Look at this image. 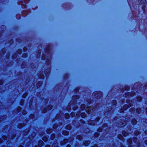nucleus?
Returning <instances> with one entry per match:
<instances>
[{"label":"nucleus","mask_w":147,"mask_h":147,"mask_svg":"<svg viewBox=\"0 0 147 147\" xmlns=\"http://www.w3.org/2000/svg\"><path fill=\"white\" fill-rule=\"evenodd\" d=\"M42 140H44V141L45 142H46L48 140V138H47V137H46V136H45V137H44L43 138H42Z\"/></svg>","instance_id":"obj_27"},{"label":"nucleus","mask_w":147,"mask_h":147,"mask_svg":"<svg viewBox=\"0 0 147 147\" xmlns=\"http://www.w3.org/2000/svg\"><path fill=\"white\" fill-rule=\"evenodd\" d=\"M17 52L19 54H20L22 52V50L21 49H19L18 51Z\"/></svg>","instance_id":"obj_48"},{"label":"nucleus","mask_w":147,"mask_h":147,"mask_svg":"<svg viewBox=\"0 0 147 147\" xmlns=\"http://www.w3.org/2000/svg\"><path fill=\"white\" fill-rule=\"evenodd\" d=\"M107 108V111L105 113V115H107L108 116H109L108 114H110L111 113H113V110H112L111 108Z\"/></svg>","instance_id":"obj_8"},{"label":"nucleus","mask_w":147,"mask_h":147,"mask_svg":"<svg viewBox=\"0 0 147 147\" xmlns=\"http://www.w3.org/2000/svg\"><path fill=\"white\" fill-rule=\"evenodd\" d=\"M23 57H27V54L26 53H25L23 54L22 56Z\"/></svg>","instance_id":"obj_57"},{"label":"nucleus","mask_w":147,"mask_h":147,"mask_svg":"<svg viewBox=\"0 0 147 147\" xmlns=\"http://www.w3.org/2000/svg\"><path fill=\"white\" fill-rule=\"evenodd\" d=\"M80 121L81 123H85V122L84 121H83V120H80Z\"/></svg>","instance_id":"obj_61"},{"label":"nucleus","mask_w":147,"mask_h":147,"mask_svg":"<svg viewBox=\"0 0 147 147\" xmlns=\"http://www.w3.org/2000/svg\"><path fill=\"white\" fill-rule=\"evenodd\" d=\"M135 94V92H132L131 93L129 92L127 93L125 95V96L126 97H129L130 96H132Z\"/></svg>","instance_id":"obj_9"},{"label":"nucleus","mask_w":147,"mask_h":147,"mask_svg":"<svg viewBox=\"0 0 147 147\" xmlns=\"http://www.w3.org/2000/svg\"><path fill=\"white\" fill-rule=\"evenodd\" d=\"M46 52L47 53H48L49 54V55L51 56V55L50 54V46L49 45L47 47L46 50Z\"/></svg>","instance_id":"obj_11"},{"label":"nucleus","mask_w":147,"mask_h":147,"mask_svg":"<svg viewBox=\"0 0 147 147\" xmlns=\"http://www.w3.org/2000/svg\"><path fill=\"white\" fill-rule=\"evenodd\" d=\"M131 122L133 125H135L136 124L137 121L135 119H133L132 120Z\"/></svg>","instance_id":"obj_26"},{"label":"nucleus","mask_w":147,"mask_h":147,"mask_svg":"<svg viewBox=\"0 0 147 147\" xmlns=\"http://www.w3.org/2000/svg\"><path fill=\"white\" fill-rule=\"evenodd\" d=\"M90 143V142L89 141H86L84 143V145L85 146H87Z\"/></svg>","instance_id":"obj_32"},{"label":"nucleus","mask_w":147,"mask_h":147,"mask_svg":"<svg viewBox=\"0 0 147 147\" xmlns=\"http://www.w3.org/2000/svg\"><path fill=\"white\" fill-rule=\"evenodd\" d=\"M21 110V107H18L17 108V111L19 112Z\"/></svg>","instance_id":"obj_43"},{"label":"nucleus","mask_w":147,"mask_h":147,"mask_svg":"<svg viewBox=\"0 0 147 147\" xmlns=\"http://www.w3.org/2000/svg\"><path fill=\"white\" fill-rule=\"evenodd\" d=\"M25 125V124L24 123L23 124H22L21 123L19 124L18 125V127L19 128H21L23 126H24Z\"/></svg>","instance_id":"obj_18"},{"label":"nucleus","mask_w":147,"mask_h":147,"mask_svg":"<svg viewBox=\"0 0 147 147\" xmlns=\"http://www.w3.org/2000/svg\"><path fill=\"white\" fill-rule=\"evenodd\" d=\"M3 83V81L2 80H0V85H1Z\"/></svg>","instance_id":"obj_64"},{"label":"nucleus","mask_w":147,"mask_h":147,"mask_svg":"<svg viewBox=\"0 0 147 147\" xmlns=\"http://www.w3.org/2000/svg\"><path fill=\"white\" fill-rule=\"evenodd\" d=\"M41 84L42 82H38L36 84V86L38 88L41 86Z\"/></svg>","instance_id":"obj_17"},{"label":"nucleus","mask_w":147,"mask_h":147,"mask_svg":"<svg viewBox=\"0 0 147 147\" xmlns=\"http://www.w3.org/2000/svg\"><path fill=\"white\" fill-rule=\"evenodd\" d=\"M42 71L40 72L39 74V77L41 79H43L44 78V76L43 74Z\"/></svg>","instance_id":"obj_14"},{"label":"nucleus","mask_w":147,"mask_h":147,"mask_svg":"<svg viewBox=\"0 0 147 147\" xmlns=\"http://www.w3.org/2000/svg\"><path fill=\"white\" fill-rule=\"evenodd\" d=\"M79 98V96L77 95L73 96L72 97V100L68 104V106L67 107V109L68 110L71 109V105L73 106V110H75L78 108V107L76 105V99H78Z\"/></svg>","instance_id":"obj_1"},{"label":"nucleus","mask_w":147,"mask_h":147,"mask_svg":"<svg viewBox=\"0 0 147 147\" xmlns=\"http://www.w3.org/2000/svg\"><path fill=\"white\" fill-rule=\"evenodd\" d=\"M127 142L129 144H131V142H132V140H131V139H128V140H127Z\"/></svg>","instance_id":"obj_42"},{"label":"nucleus","mask_w":147,"mask_h":147,"mask_svg":"<svg viewBox=\"0 0 147 147\" xmlns=\"http://www.w3.org/2000/svg\"><path fill=\"white\" fill-rule=\"evenodd\" d=\"M53 147H58L57 144V143H54L53 144Z\"/></svg>","instance_id":"obj_35"},{"label":"nucleus","mask_w":147,"mask_h":147,"mask_svg":"<svg viewBox=\"0 0 147 147\" xmlns=\"http://www.w3.org/2000/svg\"><path fill=\"white\" fill-rule=\"evenodd\" d=\"M71 128V125H68L66 126V129H67L70 130Z\"/></svg>","instance_id":"obj_31"},{"label":"nucleus","mask_w":147,"mask_h":147,"mask_svg":"<svg viewBox=\"0 0 147 147\" xmlns=\"http://www.w3.org/2000/svg\"><path fill=\"white\" fill-rule=\"evenodd\" d=\"M98 105L99 104H98L96 107L94 108L87 106L86 109V112L88 114H92V113L94 112V111H95L96 109H98L99 108V107L98 106Z\"/></svg>","instance_id":"obj_2"},{"label":"nucleus","mask_w":147,"mask_h":147,"mask_svg":"<svg viewBox=\"0 0 147 147\" xmlns=\"http://www.w3.org/2000/svg\"><path fill=\"white\" fill-rule=\"evenodd\" d=\"M117 102L115 100H113L112 101V104L113 105H115L116 104Z\"/></svg>","instance_id":"obj_44"},{"label":"nucleus","mask_w":147,"mask_h":147,"mask_svg":"<svg viewBox=\"0 0 147 147\" xmlns=\"http://www.w3.org/2000/svg\"><path fill=\"white\" fill-rule=\"evenodd\" d=\"M80 112H78V113L76 114V117H77V118H78V117H80Z\"/></svg>","instance_id":"obj_53"},{"label":"nucleus","mask_w":147,"mask_h":147,"mask_svg":"<svg viewBox=\"0 0 147 147\" xmlns=\"http://www.w3.org/2000/svg\"><path fill=\"white\" fill-rule=\"evenodd\" d=\"M77 138L79 140H82V136H80V135H78L77 136Z\"/></svg>","instance_id":"obj_34"},{"label":"nucleus","mask_w":147,"mask_h":147,"mask_svg":"<svg viewBox=\"0 0 147 147\" xmlns=\"http://www.w3.org/2000/svg\"><path fill=\"white\" fill-rule=\"evenodd\" d=\"M137 138L136 137H134L133 138V141L134 142L136 143V141L137 140Z\"/></svg>","instance_id":"obj_54"},{"label":"nucleus","mask_w":147,"mask_h":147,"mask_svg":"<svg viewBox=\"0 0 147 147\" xmlns=\"http://www.w3.org/2000/svg\"><path fill=\"white\" fill-rule=\"evenodd\" d=\"M51 59V57L50 56V58H48L47 59V61L46 62V63L47 65L49 64L50 62V59Z\"/></svg>","instance_id":"obj_20"},{"label":"nucleus","mask_w":147,"mask_h":147,"mask_svg":"<svg viewBox=\"0 0 147 147\" xmlns=\"http://www.w3.org/2000/svg\"><path fill=\"white\" fill-rule=\"evenodd\" d=\"M81 116L82 117L84 118L86 117L85 113H82L81 114Z\"/></svg>","instance_id":"obj_33"},{"label":"nucleus","mask_w":147,"mask_h":147,"mask_svg":"<svg viewBox=\"0 0 147 147\" xmlns=\"http://www.w3.org/2000/svg\"><path fill=\"white\" fill-rule=\"evenodd\" d=\"M52 131V130L51 129H48L47 130V133L48 134H50Z\"/></svg>","instance_id":"obj_30"},{"label":"nucleus","mask_w":147,"mask_h":147,"mask_svg":"<svg viewBox=\"0 0 147 147\" xmlns=\"http://www.w3.org/2000/svg\"><path fill=\"white\" fill-rule=\"evenodd\" d=\"M100 119V117H97L96 119L95 120L92 121L90 120L88 121V123L89 125H93L95 124V121H98Z\"/></svg>","instance_id":"obj_5"},{"label":"nucleus","mask_w":147,"mask_h":147,"mask_svg":"<svg viewBox=\"0 0 147 147\" xmlns=\"http://www.w3.org/2000/svg\"><path fill=\"white\" fill-rule=\"evenodd\" d=\"M98 133H95L94 134V136L95 137H97L98 136Z\"/></svg>","instance_id":"obj_55"},{"label":"nucleus","mask_w":147,"mask_h":147,"mask_svg":"<svg viewBox=\"0 0 147 147\" xmlns=\"http://www.w3.org/2000/svg\"><path fill=\"white\" fill-rule=\"evenodd\" d=\"M27 50V48L25 47L23 48V50L24 52H26Z\"/></svg>","instance_id":"obj_63"},{"label":"nucleus","mask_w":147,"mask_h":147,"mask_svg":"<svg viewBox=\"0 0 147 147\" xmlns=\"http://www.w3.org/2000/svg\"><path fill=\"white\" fill-rule=\"evenodd\" d=\"M30 117L31 119H33L34 117V115L33 114H31L30 116Z\"/></svg>","instance_id":"obj_46"},{"label":"nucleus","mask_w":147,"mask_h":147,"mask_svg":"<svg viewBox=\"0 0 147 147\" xmlns=\"http://www.w3.org/2000/svg\"><path fill=\"white\" fill-rule=\"evenodd\" d=\"M47 111V109L46 108L42 110V112L43 113H45Z\"/></svg>","instance_id":"obj_52"},{"label":"nucleus","mask_w":147,"mask_h":147,"mask_svg":"<svg viewBox=\"0 0 147 147\" xmlns=\"http://www.w3.org/2000/svg\"><path fill=\"white\" fill-rule=\"evenodd\" d=\"M128 106L127 105H125L123 107V108H121L120 110V113H123L124 110H126L128 107Z\"/></svg>","instance_id":"obj_10"},{"label":"nucleus","mask_w":147,"mask_h":147,"mask_svg":"<svg viewBox=\"0 0 147 147\" xmlns=\"http://www.w3.org/2000/svg\"><path fill=\"white\" fill-rule=\"evenodd\" d=\"M130 112L132 113H134L135 112V109L134 108H132L130 109Z\"/></svg>","instance_id":"obj_24"},{"label":"nucleus","mask_w":147,"mask_h":147,"mask_svg":"<svg viewBox=\"0 0 147 147\" xmlns=\"http://www.w3.org/2000/svg\"><path fill=\"white\" fill-rule=\"evenodd\" d=\"M86 106L84 104H82L81 105V109L82 110H84L85 109Z\"/></svg>","instance_id":"obj_21"},{"label":"nucleus","mask_w":147,"mask_h":147,"mask_svg":"<svg viewBox=\"0 0 147 147\" xmlns=\"http://www.w3.org/2000/svg\"><path fill=\"white\" fill-rule=\"evenodd\" d=\"M137 99L138 101H140L142 100V98L140 97H138L137 98Z\"/></svg>","instance_id":"obj_40"},{"label":"nucleus","mask_w":147,"mask_h":147,"mask_svg":"<svg viewBox=\"0 0 147 147\" xmlns=\"http://www.w3.org/2000/svg\"><path fill=\"white\" fill-rule=\"evenodd\" d=\"M122 134L123 135L125 136H126L128 135V133L125 131H123Z\"/></svg>","instance_id":"obj_22"},{"label":"nucleus","mask_w":147,"mask_h":147,"mask_svg":"<svg viewBox=\"0 0 147 147\" xmlns=\"http://www.w3.org/2000/svg\"><path fill=\"white\" fill-rule=\"evenodd\" d=\"M136 112L138 113H140L141 112V109H136Z\"/></svg>","instance_id":"obj_36"},{"label":"nucleus","mask_w":147,"mask_h":147,"mask_svg":"<svg viewBox=\"0 0 147 147\" xmlns=\"http://www.w3.org/2000/svg\"><path fill=\"white\" fill-rule=\"evenodd\" d=\"M55 135L54 134H53L51 136V140H53L55 138Z\"/></svg>","instance_id":"obj_28"},{"label":"nucleus","mask_w":147,"mask_h":147,"mask_svg":"<svg viewBox=\"0 0 147 147\" xmlns=\"http://www.w3.org/2000/svg\"><path fill=\"white\" fill-rule=\"evenodd\" d=\"M123 120H122L118 123L117 125L119 127H123L126 124V121H123Z\"/></svg>","instance_id":"obj_7"},{"label":"nucleus","mask_w":147,"mask_h":147,"mask_svg":"<svg viewBox=\"0 0 147 147\" xmlns=\"http://www.w3.org/2000/svg\"><path fill=\"white\" fill-rule=\"evenodd\" d=\"M71 115L72 117H74L75 116V114L74 112H72L71 114Z\"/></svg>","instance_id":"obj_45"},{"label":"nucleus","mask_w":147,"mask_h":147,"mask_svg":"<svg viewBox=\"0 0 147 147\" xmlns=\"http://www.w3.org/2000/svg\"><path fill=\"white\" fill-rule=\"evenodd\" d=\"M27 95V93H25L23 95V98H25L26 96Z\"/></svg>","instance_id":"obj_59"},{"label":"nucleus","mask_w":147,"mask_h":147,"mask_svg":"<svg viewBox=\"0 0 147 147\" xmlns=\"http://www.w3.org/2000/svg\"><path fill=\"white\" fill-rule=\"evenodd\" d=\"M50 72V67H49L48 69L46 70H45V74H47V75L48 74H49Z\"/></svg>","instance_id":"obj_13"},{"label":"nucleus","mask_w":147,"mask_h":147,"mask_svg":"<svg viewBox=\"0 0 147 147\" xmlns=\"http://www.w3.org/2000/svg\"><path fill=\"white\" fill-rule=\"evenodd\" d=\"M138 1L140 2V4L144 5L143 7H144L145 5V4L146 3V0H138Z\"/></svg>","instance_id":"obj_12"},{"label":"nucleus","mask_w":147,"mask_h":147,"mask_svg":"<svg viewBox=\"0 0 147 147\" xmlns=\"http://www.w3.org/2000/svg\"><path fill=\"white\" fill-rule=\"evenodd\" d=\"M134 134L136 135H138L140 134V132L138 131H136L134 133Z\"/></svg>","instance_id":"obj_38"},{"label":"nucleus","mask_w":147,"mask_h":147,"mask_svg":"<svg viewBox=\"0 0 147 147\" xmlns=\"http://www.w3.org/2000/svg\"><path fill=\"white\" fill-rule=\"evenodd\" d=\"M42 60H44L46 59V56L45 54H43L42 55Z\"/></svg>","instance_id":"obj_39"},{"label":"nucleus","mask_w":147,"mask_h":147,"mask_svg":"<svg viewBox=\"0 0 147 147\" xmlns=\"http://www.w3.org/2000/svg\"><path fill=\"white\" fill-rule=\"evenodd\" d=\"M41 53V51H38V52L37 53V57H40V54Z\"/></svg>","instance_id":"obj_41"},{"label":"nucleus","mask_w":147,"mask_h":147,"mask_svg":"<svg viewBox=\"0 0 147 147\" xmlns=\"http://www.w3.org/2000/svg\"><path fill=\"white\" fill-rule=\"evenodd\" d=\"M79 90V88H76L75 90V92L76 93H77Z\"/></svg>","instance_id":"obj_56"},{"label":"nucleus","mask_w":147,"mask_h":147,"mask_svg":"<svg viewBox=\"0 0 147 147\" xmlns=\"http://www.w3.org/2000/svg\"><path fill=\"white\" fill-rule=\"evenodd\" d=\"M34 64H33V65L32 64H31V66L32 68H34L35 67L34 66Z\"/></svg>","instance_id":"obj_60"},{"label":"nucleus","mask_w":147,"mask_h":147,"mask_svg":"<svg viewBox=\"0 0 147 147\" xmlns=\"http://www.w3.org/2000/svg\"><path fill=\"white\" fill-rule=\"evenodd\" d=\"M27 113V112L25 110H23L22 112V114L24 115H25Z\"/></svg>","instance_id":"obj_51"},{"label":"nucleus","mask_w":147,"mask_h":147,"mask_svg":"<svg viewBox=\"0 0 147 147\" xmlns=\"http://www.w3.org/2000/svg\"><path fill=\"white\" fill-rule=\"evenodd\" d=\"M102 127H102L99 128L98 129V131L99 132L101 131L103 129L106 130V131H108V129H108V127L106 124H105L103 125Z\"/></svg>","instance_id":"obj_6"},{"label":"nucleus","mask_w":147,"mask_h":147,"mask_svg":"<svg viewBox=\"0 0 147 147\" xmlns=\"http://www.w3.org/2000/svg\"><path fill=\"white\" fill-rule=\"evenodd\" d=\"M68 142V140L67 139H65L63 142H61V145H64L67 143Z\"/></svg>","instance_id":"obj_16"},{"label":"nucleus","mask_w":147,"mask_h":147,"mask_svg":"<svg viewBox=\"0 0 147 147\" xmlns=\"http://www.w3.org/2000/svg\"><path fill=\"white\" fill-rule=\"evenodd\" d=\"M52 108L51 105H49L48 107V109L49 110H50Z\"/></svg>","instance_id":"obj_49"},{"label":"nucleus","mask_w":147,"mask_h":147,"mask_svg":"<svg viewBox=\"0 0 147 147\" xmlns=\"http://www.w3.org/2000/svg\"><path fill=\"white\" fill-rule=\"evenodd\" d=\"M57 127V125H54L53 126V128L55 129Z\"/></svg>","instance_id":"obj_62"},{"label":"nucleus","mask_w":147,"mask_h":147,"mask_svg":"<svg viewBox=\"0 0 147 147\" xmlns=\"http://www.w3.org/2000/svg\"><path fill=\"white\" fill-rule=\"evenodd\" d=\"M126 102L129 104L130 107H131L132 105V102L131 100H127Z\"/></svg>","instance_id":"obj_15"},{"label":"nucleus","mask_w":147,"mask_h":147,"mask_svg":"<svg viewBox=\"0 0 147 147\" xmlns=\"http://www.w3.org/2000/svg\"><path fill=\"white\" fill-rule=\"evenodd\" d=\"M29 131V130L28 129H26L25 130V131L24 132V135H27Z\"/></svg>","instance_id":"obj_25"},{"label":"nucleus","mask_w":147,"mask_h":147,"mask_svg":"<svg viewBox=\"0 0 147 147\" xmlns=\"http://www.w3.org/2000/svg\"><path fill=\"white\" fill-rule=\"evenodd\" d=\"M69 114L68 113H66L65 114V118H69Z\"/></svg>","instance_id":"obj_37"},{"label":"nucleus","mask_w":147,"mask_h":147,"mask_svg":"<svg viewBox=\"0 0 147 147\" xmlns=\"http://www.w3.org/2000/svg\"><path fill=\"white\" fill-rule=\"evenodd\" d=\"M63 134L64 135H67L68 134L69 132L68 131H63Z\"/></svg>","instance_id":"obj_23"},{"label":"nucleus","mask_w":147,"mask_h":147,"mask_svg":"<svg viewBox=\"0 0 147 147\" xmlns=\"http://www.w3.org/2000/svg\"><path fill=\"white\" fill-rule=\"evenodd\" d=\"M124 89L125 90H128L129 89V88L128 86H125L124 87Z\"/></svg>","instance_id":"obj_50"},{"label":"nucleus","mask_w":147,"mask_h":147,"mask_svg":"<svg viewBox=\"0 0 147 147\" xmlns=\"http://www.w3.org/2000/svg\"><path fill=\"white\" fill-rule=\"evenodd\" d=\"M44 144V142L42 141H40L38 142V146H41Z\"/></svg>","instance_id":"obj_19"},{"label":"nucleus","mask_w":147,"mask_h":147,"mask_svg":"<svg viewBox=\"0 0 147 147\" xmlns=\"http://www.w3.org/2000/svg\"><path fill=\"white\" fill-rule=\"evenodd\" d=\"M92 96H94L96 98L98 99L102 96V93L100 91L95 92L93 93Z\"/></svg>","instance_id":"obj_4"},{"label":"nucleus","mask_w":147,"mask_h":147,"mask_svg":"<svg viewBox=\"0 0 147 147\" xmlns=\"http://www.w3.org/2000/svg\"><path fill=\"white\" fill-rule=\"evenodd\" d=\"M25 63H22V65H21V67L22 68H24L25 67L24 66V65L25 64Z\"/></svg>","instance_id":"obj_58"},{"label":"nucleus","mask_w":147,"mask_h":147,"mask_svg":"<svg viewBox=\"0 0 147 147\" xmlns=\"http://www.w3.org/2000/svg\"><path fill=\"white\" fill-rule=\"evenodd\" d=\"M24 102V100H22L20 102V104L21 105H22Z\"/></svg>","instance_id":"obj_47"},{"label":"nucleus","mask_w":147,"mask_h":147,"mask_svg":"<svg viewBox=\"0 0 147 147\" xmlns=\"http://www.w3.org/2000/svg\"><path fill=\"white\" fill-rule=\"evenodd\" d=\"M15 136L16 134H13L12 135L11 134V135L9 134L7 138L6 136H4L2 137V138L4 140H7V138H8L9 139L7 142V143H8L9 141H11V139H13Z\"/></svg>","instance_id":"obj_3"},{"label":"nucleus","mask_w":147,"mask_h":147,"mask_svg":"<svg viewBox=\"0 0 147 147\" xmlns=\"http://www.w3.org/2000/svg\"><path fill=\"white\" fill-rule=\"evenodd\" d=\"M118 138L120 140H122L123 138V137L121 135H119L118 136Z\"/></svg>","instance_id":"obj_29"}]
</instances>
